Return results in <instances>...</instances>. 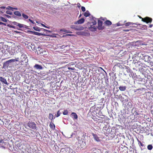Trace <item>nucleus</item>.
Segmentation results:
<instances>
[{"label": "nucleus", "instance_id": "nucleus-1", "mask_svg": "<svg viewBox=\"0 0 153 153\" xmlns=\"http://www.w3.org/2000/svg\"><path fill=\"white\" fill-rule=\"evenodd\" d=\"M27 125V126L32 129H35L36 128V125L34 122L29 121Z\"/></svg>", "mask_w": 153, "mask_h": 153}, {"label": "nucleus", "instance_id": "nucleus-2", "mask_svg": "<svg viewBox=\"0 0 153 153\" xmlns=\"http://www.w3.org/2000/svg\"><path fill=\"white\" fill-rule=\"evenodd\" d=\"M152 20V18L148 17H146L144 18H142V21L147 23H151Z\"/></svg>", "mask_w": 153, "mask_h": 153}, {"label": "nucleus", "instance_id": "nucleus-3", "mask_svg": "<svg viewBox=\"0 0 153 153\" xmlns=\"http://www.w3.org/2000/svg\"><path fill=\"white\" fill-rule=\"evenodd\" d=\"M102 22L100 20H98V27L97 28L98 30H102L105 28L104 26H102Z\"/></svg>", "mask_w": 153, "mask_h": 153}, {"label": "nucleus", "instance_id": "nucleus-4", "mask_svg": "<svg viewBox=\"0 0 153 153\" xmlns=\"http://www.w3.org/2000/svg\"><path fill=\"white\" fill-rule=\"evenodd\" d=\"M145 88H142L134 90V92L136 94H140L143 92V90L145 91Z\"/></svg>", "mask_w": 153, "mask_h": 153}, {"label": "nucleus", "instance_id": "nucleus-5", "mask_svg": "<svg viewBox=\"0 0 153 153\" xmlns=\"http://www.w3.org/2000/svg\"><path fill=\"white\" fill-rule=\"evenodd\" d=\"M36 52H37L38 54H45L44 53L45 52V51L44 49L38 47L36 50Z\"/></svg>", "mask_w": 153, "mask_h": 153}, {"label": "nucleus", "instance_id": "nucleus-6", "mask_svg": "<svg viewBox=\"0 0 153 153\" xmlns=\"http://www.w3.org/2000/svg\"><path fill=\"white\" fill-rule=\"evenodd\" d=\"M72 28L76 30H82L84 29V27L80 26L73 25L71 27Z\"/></svg>", "mask_w": 153, "mask_h": 153}, {"label": "nucleus", "instance_id": "nucleus-7", "mask_svg": "<svg viewBox=\"0 0 153 153\" xmlns=\"http://www.w3.org/2000/svg\"><path fill=\"white\" fill-rule=\"evenodd\" d=\"M92 25H91L90 28V30L92 31H95L96 30L97 28L94 26H92V25H96L97 24V22L95 20H93L92 22Z\"/></svg>", "mask_w": 153, "mask_h": 153}, {"label": "nucleus", "instance_id": "nucleus-8", "mask_svg": "<svg viewBox=\"0 0 153 153\" xmlns=\"http://www.w3.org/2000/svg\"><path fill=\"white\" fill-rule=\"evenodd\" d=\"M92 135L93 136L94 139L97 142H100V140L97 134H94V133H92Z\"/></svg>", "mask_w": 153, "mask_h": 153}, {"label": "nucleus", "instance_id": "nucleus-9", "mask_svg": "<svg viewBox=\"0 0 153 153\" xmlns=\"http://www.w3.org/2000/svg\"><path fill=\"white\" fill-rule=\"evenodd\" d=\"M85 21V19L83 18H82L79 20L76 21V22L74 23L75 24H81L84 22Z\"/></svg>", "mask_w": 153, "mask_h": 153}, {"label": "nucleus", "instance_id": "nucleus-10", "mask_svg": "<svg viewBox=\"0 0 153 153\" xmlns=\"http://www.w3.org/2000/svg\"><path fill=\"white\" fill-rule=\"evenodd\" d=\"M131 112L134 116H137L139 114L137 112V109L135 108H133L131 110Z\"/></svg>", "mask_w": 153, "mask_h": 153}, {"label": "nucleus", "instance_id": "nucleus-11", "mask_svg": "<svg viewBox=\"0 0 153 153\" xmlns=\"http://www.w3.org/2000/svg\"><path fill=\"white\" fill-rule=\"evenodd\" d=\"M0 81L2 83L5 84H7V82L5 79L2 76H0Z\"/></svg>", "mask_w": 153, "mask_h": 153}, {"label": "nucleus", "instance_id": "nucleus-12", "mask_svg": "<svg viewBox=\"0 0 153 153\" xmlns=\"http://www.w3.org/2000/svg\"><path fill=\"white\" fill-rule=\"evenodd\" d=\"M71 115L73 117L74 120L77 119L78 116L76 113L72 112L71 114Z\"/></svg>", "mask_w": 153, "mask_h": 153}, {"label": "nucleus", "instance_id": "nucleus-13", "mask_svg": "<svg viewBox=\"0 0 153 153\" xmlns=\"http://www.w3.org/2000/svg\"><path fill=\"white\" fill-rule=\"evenodd\" d=\"M49 126L50 128L53 130H54L55 128V126L54 124L52 121H51L50 123Z\"/></svg>", "mask_w": 153, "mask_h": 153}, {"label": "nucleus", "instance_id": "nucleus-14", "mask_svg": "<svg viewBox=\"0 0 153 153\" xmlns=\"http://www.w3.org/2000/svg\"><path fill=\"white\" fill-rule=\"evenodd\" d=\"M34 68L37 69L41 70L42 69V66L37 64H36L34 66Z\"/></svg>", "mask_w": 153, "mask_h": 153}, {"label": "nucleus", "instance_id": "nucleus-15", "mask_svg": "<svg viewBox=\"0 0 153 153\" xmlns=\"http://www.w3.org/2000/svg\"><path fill=\"white\" fill-rule=\"evenodd\" d=\"M67 151L68 150L67 148H62L61 149L60 152V153H67Z\"/></svg>", "mask_w": 153, "mask_h": 153}, {"label": "nucleus", "instance_id": "nucleus-16", "mask_svg": "<svg viewBox=\"0 0 153 153\" xmlns=\"http://www.w3.org/2000/svg\"><path fill=\"white\" fill-rule=\"evenodd\" d=\"M104 24L107 26H110L111 25L112 23L110 21L107 20L104 23Z\"/></svg>", "mask_w": 153, "mask_h": 153}, {"label": "nucleus", "instance_id": "nucleus-17", "mask_svg": "<svg viewBox=\"0 0 153 153\" xmlns=\"http://www.w3.org/2000/svg\"><path fill=\"white\" fill-rule=\"evenodd\" d=\"M119 89L121 91H125L126 88V87L125 86H120L119 87Z\"/></svg>", "mask_w": 153, "mask_h": 153}, {"label": "nucleus", "instance_id": "nucleus-18", "mask_svg": "<svg viewBox=\"0 0 153 153\" xmlns=\"http://www.w3.org/2000/svg\"><path fill=\"white\" fill-rule=\"evenodd\" d=\"M137 29L142 30H146L147 29V26L145 25H141V27H137Z\"/></svg>", "mask_w": 153, "mask_h": 153}, {"label": "nucleus", "instance_id": "nucleus-19", "mask_svg": "<svg viewBox=\"0 0 153 153\" xmlns=\"http://www.w3.org/2000/svg\"><path fill=\"white\" fill-rule=\"evenodd\" d=\"M9 65V62H8V61H7L4 63L3 67L4 68H7L8 67Z\"/></svg>", "mask_w": 153, "mask_h": 153}, {"label": "nucleus", "instance_id": "nucleus-20", "mask_svg": "<svg viewBox=\"0 0 153 153\" xmlns=\"http://www.w3.org/2000/svg\"><path fill=\"white\" fill-rule=\"evenodd\" d=\"M14 15L18 17H20L21 16V14L19 11H15L14 12Z\"/></svg>", "mask_w": 153, "mask_h": 153}, {"label": "nucleus", "instance_id": "nucleus-21", "mask_svg": "<svg viewBox=\"0 0 153 153\" xmlns=\"http://www.w3.org/2000/svg\"><path fill=\"white\" fill-rule=\"evenodd\" d=\"M19 60V58H16L15 59H11L9 60H8V62H18Z\"/></svg>", "mask_w": 153, "mask_h": 153}, {"label": "nucleus", "instance_id": "nucleus-22", "mask_svg": "<svg viewBox=\"0 0 153 153\" xmlns=\"http://www.w3.org/2000/svg\"><path fill=\"white\" fill-rule=\"evenodd\" d=\"M48 119L52 121L53 120V115L52 114L50 113L49 115Z\"/></svg>", "mask_w": 153, "mask_h": 153}, {"label": "nucleus", "instance_id": "nucleus-23", "mask_svg": "<svg viewBox=\"0 0 153 153\" xmlns=\"http://www.w3.org/2000/svg\"><path fill=\"white\" fill-rule=\"evenodd\" d=\"M84 15L86 17H87L89 16L90 15V14L89 11L87 10L84 13Z\"/></svg>", "mask_w": 153, "mask_h": 153}, {"label": "nucleus", "instance_id": "nucleus-24", "mask_svg": "<svg viewBox=\"0 0 153 153\" xmlns=\"http://www.w3.org/2000/svg\"><path fill=\"white\" fill-rule=\"evenodd\" d=\"M60 31L65 32L66 33H72L71 32H69L68 30H65L64 29H61L60 30Z\"/></svg>", "mask_w": 153, "mask_h": 153}, {"label": "nucleus", "instance_id": "nucleus-25", "mask_svg": "<svg viewBox=\"0 0 153 153\" xmlns=\"http://www.w3.org/2000/svg\"><path fill=\"white\" fill-rule=\"evenodd\" d=\"M147 149L149 150H151L153 148V146L152 145H149L147 147Z\"/></svg>", "mask_w": 153, "mask_h": 153}, {"label": "nucleus", "instance_id": "nucleus-26", "mask_svg": "<svg viewBox=\"0 0 153 153\" xmlns=\"http://www.w3.org/2000/svg\"><path fill=\"white\" fill-rule=\"evenodd\" d=\"M60 114L61 113L60 112V111L59 110L57 112V114L55 115V117L54 118H55V117H58L60 115Z\"/></svg>", "mask_w": 153, "mask_h": 153}, {"label": "nucleus", "instance_id": "nucleus-27", "mask_svg": "<svg viewBox=\"0 0 153 153\" xmlns=\"http://www.w3.org/2000/svg\"><path fill=\"white\" fill-rule=\"evenodd\" d=\"M131 23L132 24L130 26L131 27H136V25H137V23H133L132 22H131Z\"/></svg>", "mask_w": 153, "mask_h": 153}, {"label": "nucleus", "instance_id": "nucleus-28", "mask_svg": "<svg viewBox=\"0 0 153 153\" xmlns=\"http://www.w3.org/2000/svg\"><path fill=\"white\" fill-rule=\"evenodd\" d=\"M137 140L138 142V144L139 145H140L142 147H143L144 146V145L142 143H141V142L140 140H139L138 139H137Z\"/></svg>", "mask_w": 153, "mask_h": 153}, {"label": "nucleus", "instance_id": "nucleus-29", "mask_svg": "<svg viewBox=\"0 0 153 153\" xmlns=\"http://www.w3.org/2000/svg\"><path fill=\"white\" fill-rule=\"evenodd\" d=\"M33 28L34 30L37 31H39L40 30V28L37 27H33Z\"/></svg>", "mask_w": 153, "mask_h": 153}, {"label": "nucleus", "instance_id": "nucleus-30", "mask_svg": "<svg viewBox=\"0 0 153 153\" xmlns=\"http://www.w3.org/2000/svg\"><path fill=\"white\" fill-rule=\"evenodd\" d=\"M22 16L25 19H27L28 18V16L24 13H22Z\"/></svg>", "mask_w": 153, "mask_h": 153}, {"label": "nucleus", "instance_id": "nucleus-31", "mask_svg": "<svg viewBox=\"0 0 153 153\" xmlns=\"http://www.w3.org/2000/svg\"><path fill=\"white\" fill-rule=\"evenodd\" d=\"M31 33L34 35H39L40 33L36 32H34V31H31Z\"/></svg>", "mask_w": 153, "mask_h": 153}, {"label": "nucleus", "instance_id": "nucleus-32", "mask_svg": "<svg viewBox=\"0 0 153 153\" xmlns=\"http://www.w3.org/2000/svg\"><path fill=\"white\" fill-rule=\"evenodd\" d=\"M131 24H132L131 22H128L127 23H125V25L126 26H130L131 25Z\"/></svg>", "mask_w": 153, "mask_h": 153}, {"label": "nucleus", "instance_id": "nucleus-33", "mask_svg": "<svg viewBox=\"0 0 153 153\" xmlns=\"http://www.w3.org/2000/svg\"><path fill=\"white\" fill-rule=\"evenodd\" d=\"M0 19L2 21L4 22H7V20L3 17H1Z\"/></svg>", "mask_w": 153, "mask_h": 153}, {"label": "nucleus", "instance_id": "nucleus-34", "mask_svg": "<svg viewBox=\"0 0 153 153\" xmlns=\"http://www.w3.org/2000/svg\"><path fill=\"white\" fill-rule=\"evenodd\" d=\"M8 9L12 10H18V8L17 7L13 8L10 6H9V8Z\"/></svg>", "mask_w": 153, "mask_h": 153}, {"label": "nucleus", "instance_id": "nucleus-35", "mask_svg": "<svg viewBox=\"0 0 153 153\" xmlns=\"http://www.w3.org/2000/svg\"><path fill=\"white\" fill-rule=\"evenodd\" d=\"M68 111L67 110H64V111L63 112V114L64 115H67L68 114Z\"/></svg>", "mask_w": 153, "mask_h": 153}, {"label": "nucleus", "instance_id": "nucleus-36", "mask_svg": "<svg viewBox=\"0 0 153 153\" xmlns=\"http://www.w3.org/2000/svg\"><path fill=\"white\" fill-rule=\"evenodd\" d=\"M17 26H18L19 28H22L23 27V25L19 23L18 24Z\"/></svg>", "mask_w": 153, "mask_h": 153}, {"label": "nucleus", "instance_id": "nucleus-37", "mask_svg": "<svg viewBox=\"0 0 153 153\" xmlns=\"http://www.w3.org/2000/svg\"><path fill=\"white\" fill-rule=\"evenodd\" d=\"M5 7H3V6L1 7H0V10H2L1 11L3 13L2 11H3V10H4L5 9Z\"/></svg>", "mask_w": 153, "mask_h": 153}, {"label": "nucleus", "instance_id": "nucleus-38", "mask_svg": "<svg viewBox=\"0 0 153 153\" xmlns=\"http://www.w3.org/2000/svg\"><path fill=\"white\" fill-rule=\"evenodd\" d=\"M6 13L7 14L11 15L12 14V12L10 11L9 10H7L6 11Z\"/></svg>", "mask_w": 153, "mask_h": 153}, {"label": "nucleus", "instance_id": "nucleus-39", "mask_svg": "<svg viewBox=\"0 0 153 153\" xmlns=\"http://www.w3.org/2000/svg\"><path fill=\"white\" fill-rule=\"evenodd\" d=\"M81 10L82 12H85V8L83 6L81 7Z\"/></svg>", "mask_w": 153, "mask_h": 153}, {"label": "nucleus", "instance_id": "nucleus-40", "mask_svg": "<svg viewBox=\"0 0 153 153\" xmlns=\"http://www.w3.org/2000/svg\"><path fill=\"white\" fill-rule=\"evenodd\" d=\"M78 33H79L78 34L82 35H84V32H82V31L79 32H78Z\"/></svg>", "mask_w": 153, "mask_h": 153}, {"label": "nucleus", "instance_id": "nucleus-41", "mask_svg": "<svg viewBox=\"0 0 153 153\" xmlns=\"http://www.w3.org/2000/svg\"><path fill=\"white\" fill-rule=\"evenodd\" d=\"M66 36H73V35L72 34H66L65 35H63V37H65Z\"/></svg>", "mask_w": 153, "mask_h": 153}, {"label": "nucleus", "instance_id": "nucleus-42", "mask_svg": "<svg viewBox=\"0 0 153 153\" xmlns=\"http://www.w3.org/2000/svg\"><path fill=\"white\" fill-rule=\"evenodd\" d=\"M137 26L136 27L137 28V27H141V25L140 24H137V25H136Z\"/></svg>", "mask_w": 153, "mask_h": 153}, {"label": "nucleus", "instance_id": "nucleus-43", "mask_svg": "<svg viewBox=\"0 0 153 153\" xmlns=\"http://www.w3.org/2000/svg\"><path fill=\"white\" fill-rule=\"evenodd\" d=\"M56 146V147H57L58 148V147L57 146ZM55 151L56 152H57H57H59V150H58V148H57V149H56V147H55Z\"/></svg>", "mask_w": 153, "mask_h": 153}, {"label": "nucleus", "instance_id": "nucleus-44", "mask_svg": "<svg viewBox=\"0 0 153 153\" xmlns=\"http://www.w3.org/2000/svg\"><path fill=\"white\" fill-rule=\"evenodd\" d=\"M117 26H122V25L121 24H120V23L118 22V23H117Z\"/></svg>", "mask_w": 153, "mask_h": 153}, {"label": "nucleus", "instance_id": "nucleus-45", "mask_svg": "<svg viewBox=\"0 0 153 153\" xmlns=\"http://www.w3.org/2000/svg\"><path fill=\"white\" fill-rule=\"evenodd\" d=\"M18 24H19V23H17V22H13V24L14 25H16V26H17Z\"/></svg>", "mask_w": 153, "mask_h": 153}, {"label": "nucleus", "instance_id": "nucleus-46", "mask_svg": "<svg viewBox=\"0 0 153 153\" xmlns=\"http://www.w3.org/2000/svg\"><path fill=\"white\" fill-rule=\"evenodd\" d=\"M68 69L69 70H74V68L68 67Z\"/></svg>", "mask_w": 153, "mask_h": 153}, {"label": "nucleus", "instance_id": "nucleus-47", "mask_svg": "<svg viewBox=\"0 0 153 153\" xmlns=\"http://www.w3.org/2000/svg\"><path fill=\"white\" fill-rule=\"evenodd\" d=\"M42 24V25L44 27H46V28H49V27L46 26L44 24Z\"/></svg>", "mask_w": 153, "mask_h": 153}, {"label": "nucleus", "instance_id": "nucleus-48", "mask_svg": "<svg viewBox=\"0 0 153 153\" xmlns=\"http://www.w3.org/2000/svg\"><path fill=\"white\" fill-rule=\"evenodd\" d=\"M123 31H124L128 32L129 31V30L128 29H123Z\"/></svg>", "mask_w": 153, "mask_h": 153}, {"label": "nucleus", "instance_id": "nucleus-49", "mask_svg": "<svg viewBox=\"0 0 153 153\" xmlns=\"http://www.w3.org/2000/svg\"><path fill=\"white\" fill-rule=\"evenodd\" d=\"M81 6L80 4L79 3L77 4V7L79 8Z\"/></svg>", "mask_w": 153, "mask_h": 153}, {"label": "nucleus", "instance_id": "nucleus-50", "mask_svg": "<svg viewBox=\"0 0 153 153\" xmlns=\"http://www.w3.org/2000/svg\"><path fill=\"white\" fill-rule=\"evenodd\" d=\"M153 26V25L152 24H151L150 25H149V27H152Z\"/></svg>", "mask_w": 153, "mask_h": 153}, {"label": "nucleus", "instance_id": "nucleus-51", "mask_svg": "<svg viewBox=\"0 0 153 153\" xmlns=\"http://www.w3.org/2000/svg\"><path fill=\"white\" fill-rule=\"evenodd\" d=\"M6 16H7L8 18H10V16L8 15H6Z\"/></svg>", "mask_w": 153, "mask_h": 153}, {"label": "nucleus", "instance_id": "nucleus-52", "mask_svg": "<svg viewBox=\"0 0 153 153\" xmlns=\"http://www.w3.org/2000/svg\"><path fill=\"white\" fill-rule=\"evenodd\" d=\"M31 22L32 24H35L34 22V21H33V20H32V21H31Z\"/></svg>", "mask_w": 153, "mask_h": 153}, {"label": "nucleus", "instance_id": "nucleus-53", "mask_svg": "<svg viewBox=\"0 0 153 153\" xmlns=\"http://www.w3.org/2000/svg\"><path fill=\"white\" fill-rule=\"evenodd\" d=\"M29 21L30 22H31V21H32V20L30 19H28Z\"/></svg>", "mask_w": 153, "mask_h": 153}, {"label": "nucleus", "instance_id": "nucleus-54", "mask_svg": "<svg viewBox=\"0 0 153 153\" xmlns=\"http://www.w3.org/2000/svg\"><path fill=\"white\" fill-rule=\"evenodd\" d=\"M46 30L47 31H48L49 32H51V31H50V30Z\"/></svg>", "mask_w": 153, "mask_h": 153}, {"label": "nucleus", "instance_id": "nucleus-55", "mask_svg": "<svg viewBox=\"0 0 153 153\" xmlns=\"http://www.w3.org/2000/svg\"><path fill=\"white\" fill-rule=\"evenodd\" d=\"M2 22H0V25H2Z\"/></svg>", "mask_w": 153, "mask_h": 153}, {"label": "nucleus", "instance_id": "nucleus-56", "mask_svg": "<svg viewBox=\"0 0 153 153\" xmlns=\"http://www.w3.org/2000/svg\"><path fill=\"white\" fill-rule=\"evenodd\" d=\"M11 27H12L13 28H15L14 26H11Z\"/></svg>", "mask_w": 153, "mask_h": 153}, {"label": "nucleus", "instance_id": "nucleus-57", "mask_svg": "<svg viewBox=\"0 0 153 153\" xmlns=\"http://www.w3.org/2000/svg\"><path fill=\"white\" fill-rule=\"evenodd\" d=\"M81 16V14H80L79 15V17H80Z\"/></svg>", "mask_w": 153, "mask_h": 153}, {"label": "nucleus", "instance_id": "nucleus-58", "mask_svg": "<svg viewBox=\"0 0 153 153\" xmlns=\"http://www.w3.org/2000/svg\"><path fill=\"white\" fill-rule=\"evenodd\" d=\"M2 25H5V24L4 23H3L2 22Z\"/></svg>", "mask_w": 153, "mask_h": 153}, {"label": "nucleus", "instance_id": "nucleus-59", "mask_svg": "<svg viewBox=\"0 0 153 153\" xmlns=\"http://www.w3.org/2000/svg\"><path fill=\"white\" fill-rule=\"evenodd\" d=\"M139 17L140 18V19H142V18H142L141 16H139Z\"/></svg>", "mask_w": 153, "mask_h": 153}, {"label": "nucleus", "instance_id": "nucleus-60", "mask_svg": "<svg viewBox=\"0 0 153 153\" xmlns=\"http://www.w3.org/2000/svg\"><path fill=\"white\" fill-rule=\"evenodd\" d=\"M109 130V129H108V128H107V130Z\"/></svg>", "mask_w": 153, "mask_h": 153}, {"label": "nucleus", "instance_id": "nucleus-61", "mask_svg": "<svg viewBox=\"0 0 153 153\" xmlns=\"http://www.w3.org/2000/svg\"><path fill=\"white\" fill-rule=\"evenodd\" d=\"M15 32H16V33H18V32L17 31H15Z\"/></svg>", "mask_w": 153, "mask_h": 153}, {"label": "nucleus", "instance_id": "nucleus-62", "mask_svg": "<svg viewBox=\"0 0 153 153\" xmlns=\"http://www.w3.org/2000/svg\"><path fill=\"white\" fill-rule=\"evenodd\" d=\"M36 23H38V22H37V21H36Z\"/></svg>", "mask_w": 153, "mask_h": 153}, {"label": "nucleus", "instance_id": "nucleus-63", "mask_svg": "<svg viewBox=\"0 0 153 153\" xmlns=\"http://www.w3.org/2000/svg\"><path fill=\"white\" fill-rule=\"evenodd\" d=\"M102 20H104V19H102Z\"/></svg>", "mask_w": 153, "mask_h": 153}]
</instances>
